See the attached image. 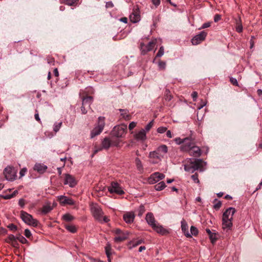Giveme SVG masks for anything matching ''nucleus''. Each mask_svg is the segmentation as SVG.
Wrapping results in <instances>:
<instances>
[{
	"label": "nucleus",
	"instance_id": "2",
	"mask_svg": "<svg viewBox=\"0 0 262 262\" xmlns=\"http://www.w3.org/2000/svg\"><path fill=\"white\" fill-rule=\"evenodd\" d=\"M236 211L234 207L228 208L223 212L222 217V226L224 229H231L232 227V221L233 220V215Z\"/></svg>",
	"mask_w": 262,
	"mask_h": 262
},
{
	"label": "nucleus",
	"instance_id": "39",
	"mask_svg": "<svg viewBox=\"0 0 262 262\" xmlns=\"http://www.w3.org/2000/svg\"><path fill=\"white\" fill-rule=\"evenodd\" d=\"M145 211V209L144 206L143 205H141L138 210V215L139 217L142 216L143 214L144 213Z\"/></svg>",
	"mask_w": 262,
	"mask_h": 262
},
{
	"label": "nucleus",
	"instance_id": "32",
	"mask_svg": "<svg viewBox=\"0 0 262 262\" xmlns=\"http://www.w3.org/2000/svg\"><path fill=\"white\" fill-rule=\"evenodd\" d=\"M164 47L163 46H161V47H160L159 50L157 54H156V56L155 58L160 57L164 55ZM155 60H156V58H155L153 60V61H152L153 63H154L155 62Z\"/></svg>",
	"mask_w": 262,
	"mask_h": 262
},
{
	"label": "nucleus",
	"instance_id": "9",
	"mask_svg": "<svg viewBox=\"0 0 262 262\" xmlns=\"http://www.w3.org/2000/svg\"><path fill=\"white\" fill-rule=\"evenodd\" d=\"M4 174L7 180L13 181L16 177V170L13 167L7 166L4 170Z\"/></svg>",
	"mask_w": 262,
	"mask_h": 262
},
{
	"label": "nucleus",
	"instance_id": "19",
	"mask_svg": "<svg viewBox=\"0 0 262 262\" xmlns=\"http://www.w3.org/2000/svg\"><path fill=\"white\" fill-rule=\"evenodd\" d=\"M145 219L147 223L151 226L152 228L157 224L154 215L151 212L147 213Z\"/></svg>",
	"mask_w": 262,
	"mask_h": 262
},
{
	"label": "nucleus",
	"instance_id": "62",
	"mask_svg": "<svg viewBox=\"0 0 262 262\" xmlns=\"http://www.w3.org/2000/svg\"><path fill=\"white\" fill-rule=\"evenodd\" d=\"M7 232V230L3 227L0 226V233L1 234H5Z\"/></svg>",
	"mask_w": 262,
	"mask_h": 262
},
{
	"label": "nucleus",
	"instance_id": "20",
	"mask_svg": "<svg viewBox=\"0 0 262 262\" xmlns=\"http://www.w3.org/2000/svg\"><path fill=\"white\" fill-rule=\"evenodd\" d=\"M129 18L130 21L133 23L138 22L140 20V15L138 10H134L130 15Z\"/></svg>",
	"mask_w": 262,
	"mask_h": 262
},
{
	"label": "nucleus",
	"instance_id": "52",
	"mask_svg": "<svg viewBox=\"0 0 262 262\" xmlns=\"http://www.w3.org/2000/svg\"><path fill=\"white\" fill-rule=\"evenodd\" d=\"M25 235L28 238L30 237L31 236V233L29 229H25Z\"/></svg>",
	"mask_w": 262,
	"mask_h": 262
},
{
	"label": "nucleus",
	"instance_id": "18",
	"mask_svg": "<svg viewBox=\"0 0 262 262\" xmlns=\"http://www.w3.org/2000/svg\"><path fill=\"white\" fill-rule=\"evenodd\" d=\"M188 225L185 220L181 221V230L183 231L185 236L187 237H191V234H190L188 230Z\"/></svg>",
	"mask_w": 262,
	"mask_h": 262
},
{
	"label": "nucleus",
	"instance_id": "13",
	"mask_svg": "<svg viewBox=\"0 0 262 262\" xmlns=\"http://www.w3.org/2000/svg\"><path fill=\"white\" fill-rule=\"evenodd\" d=\"M207 33L205 31H201L199 34L194 36L192 39H191V42L193 45H198L202 41L204 40Z\"/></svg>",
	"mask_w": 262,
	"mask_h": 262
},
{
	"label": "nucleus",
	"instance_id": "1",
	"mask_svg": "<svg viewBox=\"0 0 262 262\" xmlns=\"http://www.w3.org/2000/svg\"><path fill=\"white\" fill-rule=\"evenodd\" d=\"M192 132L189 130V135L184 139H181V150H188L189 153L194 157L201 155V149L195 145L194 138L192 137Z\"/></svg>",
	"mask_w": 262,
	"mask_h": 262
},
{
	"label": "nucleus",
	"instance_id": "49",
	"mask_svg": "<svg viewBox=\"0 0 262 262\" xmlns=\"http://www.w3.org/2000/svg\"><path fill=\"white\" fill-rule=\"evenodd\" d=\"M27 171V169L25 167V168H22L19 171L20 178H21L23 176H24L25 175Z\"/></svg>",
	"mask_w": 262,
	"mask_h": 262
},
{
	"label": "nucleus",
	"instance_id": "38",
	"mask_svg": "<svg viewBox=\"0 0 262 262\" xmlns=\"http://www.w3.org/2000/svg\"><path fill=\"white\" fill-rule=\"evenodd\" d=\"M15 239H16V236H14L13 234H10L6 239V241L7 243H12V242H15Z\"/></svg>",
	"mask_w": 262,
	"mask_h": 262
},
{
	"label": "nucleus",
	"instance_id": "41",
	"mask_svg": "<svg viewBox=\"0 0 262 262\" xmlns=\"http://www.w3.org/2000/svg\"><path fill=\"white\" fill-rule=\"evenodd\" d=\"M154 124V120L151 121L149 122L145 127V128L144 129L145 130V132H148L150 128L152 127Z\"/></svg>",
	"mask_w": 262,
	"mask_h": 262
},
{
	"label": "nucleus",
	"instance_id": "29",
	"mask_svg": "<svg viewBox=\"0 0 262 262\" xmlns=\"http://www.w3.org/2000/svg\"><path fill=\"white\" fill-rule=\"evenodd\" d=\"M166 184L164 182L161 181L154 186L155 189L157 191H160L166 187Z\"/></svg>",
	"mask_w": 262,
	"mask_h": 262
},
{
	"label": "nucleus",
	"instance_id": "53",
	"mask_svg": "<svg viewBox=\"0 0 262 262\" xmlns=\"http://www.w3.org/2000/svg\"><path fill=\"white\" fill-rule=\"evenodd\" d=\"M221 15H219V14H216L214 16V21L215 22H217V21L221 20Z\"/></svg>",
	"mask_w": 262,
	"mask_h": 262
},
{
	"label": "nucleus",
	"instance_id": "24",
	"mask_svg": "<svg viewBox=\"0 0 262 262\" xmlns=\"http://www.w3.org/2000/svg\"><path fill=\"white\" fill-rule=\"evenodd\" d=\"M135 138L137 140H141L142 141L145 140L146 139V135L145 130L142 129L138 133H137L135 135Z\"/></svg>",
	"mask_w": 262,
	"mask_h": 262
},
{
	"label": "nucleus",
	"instance_id": "61",
	"mask_svg": "<svg viewBox=\"0 0 262 262\" xmlns=\"http://www.w3.org/2000/svg\"><path fill=\"white\" fill-rule=\"evenodd\" d=\"M119 20L121 22H123L125 24H126L127 23V18L125 17H122L119 19Z\"/></svg>",
	"mask_w": 262,
	"mask_h": 262
},
{
	"label": "nucleus",
	"instance_id": "4",
	"mask_svg": "<svg viewBox=\"0 0 262 262\" xmlns=\"http://www.w3.org/2000/svg\"><path fill=\"white\" fill-rule=\"evenodd\" d=\"M167 146L166 145H162L158 147L156 150L150 152L149 157L150 158L161 160L167 154Z\"/></svg>",
	"mask_w": 262,
	"mask_h": 262
},
{
	"label": "nucleus",
	"instance_id": "31",
	"mask_svg": "<svg viewBox=\"0 0 262 262\" xmlns=\"http://www.w3.org/2000/svg\"><path fill=\"white\" fill-rule=\"evenodd\" d=\"M135 164H136L137 168L139 171H141L143 170V165H142V162H141V160L139 159V158H136L135 159Z\"/></svg>",
	"mask_w": 262,
	"mask_h": 262
},
{
	"label": "nucleus",
	"instance_id": "35",
	"mask_svg": "<svg viewBox=\"0 0 262 262\" xmlns=\"http://www.w3.org/2000/svg\"><path fill=\"white\" fill-rule=\"evenodd\" d=\"M62 219L67 222H70L74 219V217L69 213H66L62 216Z\"/></svg>",
	"mask_w": 262,
	"mask_h": 262
},
{
	"label": "nucleus",
	"instance_id": "50",
	"mask_svg": "<svg viewBox=\"0 0 262 262\" xmlns=\"http://www.w3.org/2000/svg\"><path fill=\"white\" fill-rule=\"evenodd\" d=\"M191 95L193 101H195L198 98V92H192Z\"/></svg>",
	"mask_w": 262,
	"mask_h": 262
},
{
	"label": "nucleus",
	"instance_id": "22",
	"mask_svg": "<svg viewBox=\"0 0 262 262\" xmlns=\"http://www.w3.org/2000/svg\"><path fill=\"white\" fill-rule=\"evenodd\" d=\"M152 228L158 233L161 235H165L168 233V231L164 229L162 226L156 224Z\"/></svg>",
	"mask_w": 262,
	"mask_h": 262
},
{
	"label": "nucleus",
	"instance_id": "12",
	"mask_svg": "<svg viewBox=\"0 0 262 262\" xmlns=\"http://www.w3.org/2000/svg\"><path fill=\"white\" fill-rule=\"evenodd\" d=\"M77 184V181L75 177L69 173L65 174L64 184L68 185L70 187L73 188Z\"/></svg>",
	"mask_w": 262,
	"mask_h": 262
},
{
	"label": "nucleus",
	"instance_id": "57",
	"mask_svg": "<svg viewBox=\"0 0 262 262\" xmlns=\"http://www.w3.org/2000/svg\"><path fill=\"white\" fill-rule=\"evenodd\" d=\"M86 106H85V105H83L82 104V106L81 107V112L83 114H85L86 113H87V110L85 108Z\"/></svg>",
	"mask_w": 262,
	"mask_h": 262
},
{
	"label": "nucleus",
	"instance_id": "40",
	"mask_svg": "<svg viewBox=\"0 0 262 262\" xmlns=\"http://www.w3.org/2000/svg\"><path fill=\"white\" fill-rule=\"evenodd\" d=\"M66 228L67 230L71 233H75L76 232V228L73 225H67Z\"/></svg>",
	"mask_w": 262,
	"mask_h": 262
},
{
	"label": "nucleus",
	"instance_id": "25",
	"mask_svg": "<svg viewBox=\"0 0 262 262\" xmlns=\"http://www.w3.org/2000/svg\"><path fill=\"white\" fill-rule=\"evenodd\" d=\"M206 231L209 235L211 242H212V244H214L217 239L216 233L211 232L209 229H206Z\"/></svg>",
	"mask_w": 262,
	"mask_h": 262
},
{
	"label": "nucleus",
	"instance_id": "23",
	"mask_svg": "<svg viewBox=\"0 0 262 262\" xmlns=\"http://www.w3.org/2000/svg\"><path fill=\"white\" fill-rule=\"evenodd\" d=\"M128 233L127 232L122 233L118 235H117L114 238V241L116 243L122 242L128 238Z\"/></svg>",
	"mask_w": 262,
	"mask_h": 262
},
{
	"label": "nucleus",
	"instance_id": "28",
	"mask_svg": "<svg viewBox=\"0 0 262 262\" xmlns=\"http://www.w3.org/2000/svg\"><path fill=\"white\" fill-rule=\"evenodd\" d=\"M92 101L93 97L92 96H88L83 99L82 104L83 105L90 107Z\"/></svg>",
	"mask_w": 262,
	"mask_h": 262
},
{
	"label": "nucleus",
	"instance_id": "17",
	"mask_svg": "<svg viewBox=\"0 0 262 262\" xmlns=\"http://www.w3.org/2000/svg\"><path fill=\"white\" fill-rule=\"evenodd\" d=\"M135 215L133 212H128L123 215V220L127 224L133 223L134 221Z\"/></svg>",
	"mask_w": 262,
	"mask_h": 262
},
{
	"label": "nucleus",
	"instance_id": "46",
	"mask_svg": "<svg viewBox=\"0 0 262 262\" xmlns=\"http://www.w3.org/2000/svg\"><path fill=\"white\" fill-rule=\"evenodd\" d=\"M111 248L110 245L107 246L105 247V253H106V255L107 258H109V256H111Z\"/></svg>",
	"mask_w": 262,
	"mask_h": 262
},
{
	"label": "nucleus",
	"instance_id": "59",
	"mask_svg": "<svg viewBox=\"0 0 262 262\" xmlns=\"http://www.w3.org/2000/svg\"><path fill=\"white\" fill-rule=\"evenodd\" d=\"M211 23H205L202 25V28H207V27H209L211 26Z\"/></svg>",
	"mask_w": 262,
	"mask_h": 262
},
{
	"label": "nucleus",
	"instance_id": "3",
	"mask_svg": "<svg viewBox=\"0 0 262 262\" xmlns=\"http://www.w3.org/2000/svg\"><path fill=\"white\" fill-rule=\"evenodd\" d=\"M202 159H194L191 158L189 159L184 164V170L186 171L193 172L195 170L200 168L202 164Z\"/></svg>",
	"mask_w": 262,
	"mask_h": 262
},
{
	"label": "nucleus",
	"instance_id": "63",
	"mask_svg": "<svg viewBox=\"0 0 262 262\" xmlns=\"http://www.w3.org/2000/svg\"><path fill=\"white\" fill-rule=\"evenodd\" d=\"M113 6H114V5L112 2H108L106 4V7L107 8L113 7Z\"/></svg>",
	"mask_w": 262,
	"mask_h": 262
},
{
	"label": "nucleus",
	"instance_id": "14",
	"mask_svg": "<svg viewBox=\"0 0 262 262\" xmlns=\"http://www.w3.org/2000/svg\"><path fill=\"white\" fill-rule=\"evenodd\" d=\"M165 178V175L159 172H156L150 176L148 178V182L150 184H155L159 181Z\"/></svg>",
	"mask_w": 262,
	"mask_h": 262
},
{
	"label": "nucleus",
	"instance_id": "64",
	"mask_svg": "<svg viewBox=\"0 0 262 262\" xmlns=\"http://www.w3.org/2000/svg\"><path fill=\"white\" fill-rule=\"evenodd\" d=\"M109 219H108V217L106 216H102V221H103L104 223H107L109 221Z\"/></svg>",
	"mask_w": 262,
	"mask_h": 262
},
{
	"label": "nucleus",
	"instance_id": "55",
	"mask_svg": "<svg viewBox=\"0 0 262 262\" xmlns=\"http://www.w3.org/2000/svg\"><path fill=\"white\" fill-rule=\"evenodd\" d=\"M114 232L117 235H118L120 234H122V233H124L121 230H120V229H118V228L114 230Z\"/></svg>",
	"mask_w": 262,
	"mask_h": 262
},
{
	"label": "nucleus",
	"instance_id": "33",
	"mask_svg": "<svg viewBox=\"0 0 262 262\" xmlns=\"http://www.w3.org/2000/svg\"><path fill=\"white\" fill-rule=\"evenodd\" d=\"M53 209V207L50 205H44L42 207V212L44 214H47Z\"/></svg>",
	"mask_w": 262,
	"mask_h": 262
},
{
	"label": "nucleus",
	"instance_id": "36",
	"mask_svg": "<svg viewBox=\"0 0 262 262\" xmlns=\"http://www.w3.org/2000/svg\"><path fill=\"white\" fill-rule=\"evenodd\" d=\"M62 122H60L58 123L55 122L54 124L53 130L55 133H57L59 130V129L60 128V127L62 125Z\"/></svg>",
	"mask_w": 262,
	"mask_h": 262
},
{
	"label": "nucleus",
	"instance_id": "6",
	"mask_svg": "<svg viewBox=\"0 0 262 262\" xmlns=\"http://www.w3.org/2000/svg\"><path fill=\"white\" fill-rule=\"evenodd\" d=\"M127 131V126L122 124L115 126L111 132L113 136L117 138H122L125 135Z\"/></svg>",
	"mask_w": 262,
	"mask_h": 262
},
{
	"label": "nucleus",
	"instance_id": "10",
	"mask_svg": "<svg viewBox=\"0 0 262 262\" xmlns=\"http://www.w3.org/2000/svg\"><path fill=\"white\" fill-rule=\"evenodd\" d=\"M156 40H151L147 45L141 42L140 45V50L142 55H145L147 52L151 51L156 45Z\"/></svg>",
	"mask_w": 262,
	"mask_h": 262
},
{
	"label": "nucleus",
	"instance_id": "54",
	"mask_svg": "<svg viewBox=\"0 0 262 262\" xmlns=\"http://www.w3.org/2000/svg\"><path fill=\"white\" fill-rule=\"evenodd\" d=\"M1 196L5 200H8V199H10L12 198L13 195H11V194H7V195H1Z\"/></svg>",
	"mask_w": 262,
	"mask_h": 262
},
{
	"label": "nucleus",
	"instance_id": "15",
	"mask_svg": "<svg viewBox=\"0 0 262 262\" xmlns=\"http://www.w3.org/2000/svg\"><path fill=\"white\" fill-rule=\"evenodd\" d=\"M57 200L62 205H74L75 204V202L72 199L69 198L65 195L58 196Z\"/></svg>",
	"mask_w": 262,
	"mask_h": 262
},
{
	"label": "nucleus",
	"instance_id": "27",
	"mask_svg": "<svg viewBox=\"0 0 262 262\" xmlns=\"http://www.w3.org/2000/svg\"><path fill=\"white\" fill-rule=\"evenodd\" d=\"M144 242L142 239H135L129 243V248L132 249Z\"/></svg>",
	"mask_w": 262,
	"mask_h": 262
},
{
	"label": "nucleus",
	"instance_id": "51",
	"mask_svg": "<svg viewBox=\"0 0 262 262\" xmlns=\"http://www.w3.org/2000/svg\"><path fill=\"white\" fill-rule=\"evenodd\" d=\"M136 126V122H132L129 123L128 126V128L130 130L134 129Z\"/></svg>",
	"mask_w": 262,
	"mask_h": 262
},
{
	"label": "nucleus",
	"instance_id": "43",
	"mask_svg": "<svg viewBox=\"0 0 262 262\" xmlns=\"http://www.w3.org/2000/svg\"><path fill=\"white\" fill-rule=\"evenodd\" d=\"M216 202V204H214L213 208L215 209H219L222 206V202L220 201H218L217 199L214 200V202Z\"/></svg>",
	"mask_w": 262,
	"mask_h": 262
},
{
	"label": "nucleus",
	"instance_id": "37",
	"mask_svg": "<svg viewBox=\"0 0 262 262\" xmlns=\"http://www.w3.org/2000/svg\"><path fill=\"white\" fill-rule=\"evenodd\" d=\"M199 230L197 229L196 227H195V226H191L190 227V234L192 235H193V236H196V235L198 234Z\"/></svg>",
	"mask_w": 262,
	"mask_h": 262
},
{
	"label": "nucleus",
	"instance_id": "47",
	"mask_svg": "<svg viewBox=\"0 0 262 262\" xmlns=\"http://www.w3.org/2000/svg\"><path fill=\"white\" fill-rule=\"evenodd\" d=\"M8 228L11 231H16L17 229V227L16 225L13 224H10L8 226Z\"/></svg>",
	"mask_w": 262,
	"mask_h": 262
},
{
	"label": "nucleus",
	"instance_id": "42",
	"mask_svg": "<svg viewBox=\"0 0 262 262\" xmlns=\"http://www.w3.org/2000/svg\"><path fill=\"white\" fill-rule=\"evenodd\" d=\"M16 239L19 241L22 244H25L28 242L26 238H25L24 236L20 235H19L18 236H16Z\"/></svg>",
	"mask_w": 262,
	"mask_h": 262
},
{
	"label": "nucleus",
	"instance_id": "56",
	"mask_svg": "<svg viewBox=\"0 0 262 262\" xmlns=\"http://www.w3.org/2000/svg\"><path fill=\"white\" fill-rule=\"evenodd\" d=\"M18 204L21 207H24L25 206V200L23 199H19L18 201Z\"/></svg>",
	"mask_w": 262,
	"mask_h": 262
},
{
	"label": "nucleus",
	"instance_id": "34",
	"mask_svg": "<svg viewBox=\"0 0 262 262\" xmlns=\"http://www.w3.org/2000/svg\"><path fill=\"white\" fill-rule=\"evenodd\" d=\"M158 66L159 70L163 71L166 68V63L165 61L160 60L158 62Z\"/></svg>",
	"mask_w": 262,
	"mask_h": 262
},
{
	"label": "nucleus",
	"instance_id": "26",
	"mask_svg": "<svg viewBox=\"0 0 262 262\" xmlns=\"http://www.w3.org/2000/svg\"><path fill=\"white\" fill-rule=\"evenodd\" d=\"M235 23L236 31L238 32V33H241L243 30V28L241 17H238L237 18L235 19Z\"/></svg>",
	"mask_w": 262,
	"mask_h": 262
},
{
	"label": "nucleus",
	"instance_id": "30",
	"mask_svg": "<svg viewBox=\"0 0 262 262\" xmlns=\"http://www.w3.org/2000/svg\"><path fill=\"white\" fill-rule=\"evenodd\" d=\"M119 111L121 113V115L125 120H129L130 116L128 114V111L126 110L119 109Z\"/></svg>",
	"mask_w": 262,
	"mask_h": 262
},
{
	"label": "nucleus",
	"instance_id": "8",
	"mask_svg": "<svg viewBox=\"0 0 262 262\" xmlns=\"http://www.w3.org/2000/svg\"><path fill=\"white\" fill-rule=\"evenodd\" d=\"M20 217L22 220L26 224L34 227L37 226V220L34 219L32 216L24 211L20 212Z\"/></svg>",
	"mask_w": 262,
	"mask_h": 262
},
{
	"label": "nucleus",
	"instance_id": "5",
	"mask_svg": "<svg viewBox=\"0 0 262 262\" xmlns=\"http://www.w3.org/2000/svg\"><path fill=\"white\" fill-rule=\"evenodd\" d=\"M105 126V118L99 117L98 119L97 125L91 131V137L92 138L99 135L103 130Z\"/></svg>",
	"mask_w": 262,
	"mask_h": 262
},
{
	"label": "nucleus",
	"instance_id": "60",
	"mask_svg": "<svg viewBox=\"0 0 262 262\" xmlns=\"http://www.w3.org/2000/svg\"><path fill=\"white\" fill-rule=\"evenodd\" d=\"M166 135L168 138H171L172 137L170 130H166Z\"/></svg>",
	"mask_w": 262,
	"mask_h": 262
},
{
	"label": "nucleus",
	"instance_id": "21",
	"mask_svg": "<svg viewBox=\"0 0 262 262\" xmlns=\"http://www.w3.org/2000/svg\"><path fill=\"white\" fill-rule=\"evenodd\" d=\"M47 169V166L41 163H36L34 167V169L39 173H43Z\"/></svg>",
	"mask_w": 262,
	"mask_h": 262
},
{
	"label": "nucleus",
	"instance_id": "48",
	"mask_svg": "<svg viewBox=\"0 0 262 262\" xmlns=\"http://www.w3.org/2000/svg\"><path fill=\"white\" fill-rule=\"evenodd\" d=\"M75 3V0H64V3L69 6H73Z\"/></svg>",
	"mask_w": 262,
	"mask_h": 262
},
{
	"label": "nucleus",
	"instance_id": "11",
	"mask_svg": "<svg viewBox=\"0 0 262 262\" xmlns=\"http://www.w3.org/2000/svg\"><path fill=\"white\" fill-rule=\"evenodd\" d=\"M108 190L111 193H115L119 195L124 193V191L122 189L120 185L115 182L111 183V186L108 187Z\"/></svg>",
	"mask_w": 262,
	"mask_h": 262
},
{
	"label": "nucleus",
	"instance_id": "44",
	"mask_svg": "<svg viewBox=\"0 0 262 262\" xmlns=\"http://www.w3.org/2000/svg\"><path fill=\"white\" fill-rule=\"evenodd\" d=\"M191 178L193 180V181L195 183H200V180L199 179V174H198L197 173H195V174L191 175Z\"/></svg>",
	"mask_w": 262,
	"mask_h": 262
},
{
	"label": "nucleus",
	"instance_id": "58",
	"mask_svg": "<svg viewBox=\"0 0 262 262\" xmlns=\"http://www.w3.org/2000/svg\"><path fill=\"white\" fill-rule=\"evenodd\" d=\"M152 4L157 7L160 4V0H152Z\"/></svg>",
	"mask_w": 262,
	"mask_h": 262
},
{
	"label": "nucleus",
	"instance_id": "7",
	"mask_svg": "<svg viewBox=\"0 0 262 262\" xmlns=\"http://www.w3.org/2000/svg\"><path fill=\"white\" fill-rule=\"evenodd\" d=\"M91 210L94 218L99 222H102L103 212L99 206L96 204H92Z\"/></svg>",
	"mask_w": 262,
	"mask_h": 262
},
{
	"label": "nucleus",
	"instance_id": "45",
	"mask_svg": "<svg viewBox=\"0 0 262 262\" xmlns=\"http://www.w3.org/2000/svg\"><path fill=\"white\" fill-rule=\"evenodd\" d=\"M167 128L165 126H160L157 128V132L159 134H163L164 133L166 132L167 130Z\"/></svg>",
	"mask_w": 262,
	"mask_h": 262
},
{
	"label": "nucleus",
	"instance_id": "16",
	"mask_svg": "<svg viewBox=\"0 0 262 262\" xmlns=\"http://www.w3.org/2000/svg\"><path fill=\"white\" fill-rule=\"evenodd\" d=\"M112 144L115 146H118L119 144V142H113V141H111L109 138L106 137L102 141V148L107 149L110 148Z\"/></svg>",
	"mask_w": 262,
	"mask_h": 262
}]
</instances>
